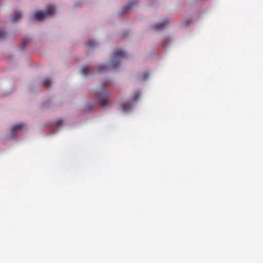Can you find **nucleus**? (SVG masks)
<instances>
[{
	"label": "nucleus",
	"mask_w": 263,
	"mask_h": 263,
	"mask_svg": "<svg viewBox=\"0 0 263 263\" xmlns=\"http://www.w3.org/2000/svg\"><path fill=\"white\" fill-rule=\"evenodd\" d=\"M55 7L53 6H48L45 11H37L35 12L33 19L36 21H42L47 15L53 14L55 12Z\"/></svg>",
	"instance_id": "obj_1"
},
{
	"label": "nucleus",
	"mask_w": 263,
	"mask_h": 263,
	"mask_svg": "<svg viewBox=\"0 0 263 263\" xmlns=\"http://www.w3.org/2000/svg\"><path fill=\"white\" fill-rule=\"evenodd\" d=\"M109 81L108 80H107L105 81V82H104V83L103 84V87H106L107 86V85H108L109 84Z\"/></svg>",
	"instance_id": "obj_18"
},
{
	"label": "nucleus",
	"mask_w": 263,
	"mask_h": 263,
	"mask_svg": "<svg viewBox=\"0 0 263 263\" xmlns=\"http://www.w3.org/2000/svg\"><path fill=\"white\" fill-rule=\"evenodd\" d=\"M24 126L23 124H18L14 126L11 129V134H14L16 132L20 130Z\"/></svg>",
	"instance_id": "obj_6"
},
{
	"label": "nucleus",
	"mask_w": 263,
	"mask_h": 263,
	"mask_svg": "<svg viewBox=\"0 0 263 263\" xmlns=\"http://www.w3.org/2000/svg\"><path fill=\"white\" fill-rule=\"evenodd\" d=\"M95 45V43L93 42H91V41H90L88 43V46L89 47H92L93 46H94Z\"/></svg>",
	"instance_id": "obj_17"
},
{
	"label": "nucleus",
	"mask_w": 263,
	"mask_h": 263,
	"mask_svg": "<svg viewBox=\"0 0 263 263\" xmlns=\"http://www.w3.org/2000/svg\"><path fill=\"white\" fill-rule=\"evenodd\" d=\"M108 69V67L105 65H100L98 67V71L99 72H103L106 71Z\"/></svg>",
	"instance_id": "obj_10"
},
{
	"label": "nucleus",
	"mask_w": 263,
	"mask_h": 263,
	"mask_svg": "<svg viewBox=\"0 0 263 263\" xmlns=\"http://www.w3.org/2000/svg\"><path fill=\"white\" fill-rule=\"evenodd\" d=\"M132 108V105L128 103H123L122 104V109L124 111H127Z\"/></svg>",
	"instance_id": "obj_7"
},
{
	"label": "nucleus",
	"mask_w": 263,
	"mask_h": 263,
	"mask_svg": "<svg viewBox=\"0 0 263 263\" xmlns=\"http://www.w3.org/2000/svg\"><path fill=\"white\" fill-rule=\"evenodd\" d=\"M96 96L100 99V104L101 106H105L109 102V95L107 94L104 90L97 92Z\"/></svg>",
	"instance_id": "obj_3"
},
{
	"label": "nucleus",
	"mask_w": 263,
	"mask_h": 263,
	"mask_svg": "<svg viewBox=\"0 0 263 263\" xmlns=\"http://www.w3.org/2000/svg\"><path fill=\"white\" fill-rule=\"evenodd\" d=\"M22 13L20 11L15 12L12 16V21L14 22H17L22 17Z\"/></svg>",
	"instance_id": "obj_5"
},
{
	"label": "nucleus",
	"mask_w": 263,
	"mask_h": 263,
	"mask_svg": "<svg viewBox=\"0 0 263 263\" xmlns=\"http://www.w3.org/2000/svg\"><path fill=\"white\" fill-rule=\"evenodd\" d=\"M170 42V39L168 38H166L163 41V46H166Z\"/></svg>",
	"instance_id": "obj_15"
},
{
	"label": "nucleus",
	"mask_w": 263,
	"mask_h": 263,
	"mask_svg": "<svg viewBox=\"0 0 263 263\" xmlns=\"http://www.w3.org/2000/svg\"><path fill=\"white\" fill-rule=\"evenodd\" d=\"M148 73L147 72H145L141 76V79L142 80H145L148 77Z\"/></svg>",
	"instance_id": "obj_14"
},
{
	"label": "nucleus",
	"mask_w": 263,
	"mask_h": 263,
	"mask_svg": "<svg viewBox=\"0 0 263 263\" xmlns=\"http://www.w3.org/2000/svg\"><path fill=\"white\" fill-rule=\"evenodd\" d=\"M63 120H62V119H58V120L56 121V122H55V124H56V125H57V126H59V125H61V124L63 123Z\"/></svg>",
	"instance_id": "obj_16"
},
{
	"label": "nucleus",
	"mask_w": 263,
	"mask_h": 263,
	"mask_svg": "<svg viewBox=\"0 0 263 263\" xmlns=\"http://www.w3.org/2000/svg\"><path fill=\"white\" fill-rule=\"evenodd\" d=\"M43 84L46 87H49L50 86L51 82L50 79L46 78L43 80Z\"/></svg>",
	"instance_id": "obj_9"
},
{
	"label": "nucleus",
	"mask_w": 263,
	"mask_h": 263,
	"mask_svg": "<svg viewBox=\"0 0 263 263\" xmlns=\"http://www.w3.org/2000/svg\"><path fill=\"white\" fill-rule=\"evenodd\" d=\"M29 41V40H24V42L22 44V48H24L25 47V44H26L27 42H28Z\"/></svg>",
	"instance_id": "obj_20"
},
{
	"label": "nucleus",
	"mask_w": 263,
	"mask_h": 263,
	"mask_svg": "<svg viewBox=\"0 0 263 263\" xmlns=\"http://www.w3.org/2000/svg\"><path fill=\"white\" fill-rule=\"evenodd\" d=\"M89 71V68L87 66L83 67L81 69V73L83 75L86 76Z\"/></svg>",
	"instance_id": "obj_11"
},
{
	"label": "nucleus",
	"mask_w": 263,
	"mask_h": 263,
	"mask_svg": "<svg viewBox=\"0 0 263 263\" xmlns=\"http://www.w3.org/2000/svg\"><path fill=\"white\" fill-rule=\"evenodd\" d=\"M6 36V33L0 28V39H4Z\"/></svg>",
	"instance_id": "obj_13"
},
{
	"label": "nucleus",
	"mask_w": 263,
	"mask_h": 263,
	"mask_svg": "<svg viewBox=\"0 0 263 263\" xmlns=\"http://www.w3.org/2000/svg\"><path fill=\"white\" fill-rule=\"evenodd\" d=\"M191 22V20L190 19H188L184 22V24L185 25H189Z\"/></svg>",
	"instance_id": "obj_19"
},
{
	"label": "nucleus",
	"mask_w": 263,
	"mask_h": 263,
	"mask_svg": "<svg viewBox=\"0 0 263 263\" xmlns=\"http://www.w3.org/2000/svg\"><path fill=\"white\" fill-rule=\"evenodd\" d=\"M140 91H137L135 93L134 97L133 98V101H134V102L137 101L138 100V99H139V98L140 97Z\"/></svg>",
	"instance_id": "obj_12"
},
{
	"label": "nucleus",
	"mask_w": 263,
	"mask_h": 263,
	"mask_svg": "<svg viewBox=\"0 0 263 263\" xmlns=\"http://www.w3.org/2000/svg\"><path fill=\"white\" fill-rule=\"evenodd\" d=\"M136 3L134 2L129 3L126 6H125L123 9L122 13H125L128 10H129Z\"/></svg>",
	"instance_id": "obj_8"
},
{
	"label": "nucleus",
	"mask_w": 263,
	"mask_h": 263,
	"mask_svg": "<svg viewBox=\"0 0 263 263\" xmlns=\"http://www.w3.org/2000/svg\"><path fill=\"white\" fill-rule=\"evenodd\" d=\"M168 23V20H165L164 21L158 23L154 26V28L157 30H160L162 29L165 26H166Z\"/></svg>",
	"instance_id": "obj_4"
},
{
	"label": "nucleus",
	"mask_w": 263,
	"mask_h": 263,
	"mask_svg": "<svg viewBox=\"0 0 263 263\" xmlns=\"http://www.w3.org/2000/svg\"><path fill=\"white\" fill-rule=\"evenodd\" d=\"M126 57V53L124 52L123 50L121 49H118L115 51L112 59V66L116 68L120 64V60L123 58Z\"/></svg>",
	"instance_id": "obj_2"
}]
</instances>
